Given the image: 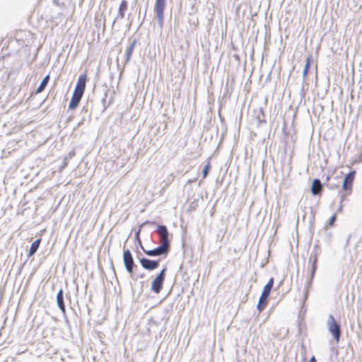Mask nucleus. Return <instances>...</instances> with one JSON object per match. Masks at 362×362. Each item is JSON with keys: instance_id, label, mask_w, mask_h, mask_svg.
Instances as JSON below:
<instances>
[{"instance_id": "1", "label": "nucleus", "mask_w": 362, "mask_h": 362, "mask_svg": "<svg viewBox=\"0 0 362 362\" xmlns=\"http://www.w3.org/2000/svg\"><path fill=\"white\" fill-rule=\"evenodd\" d=\"M327 326L329 332L332 334L337 342H338L341 336V328L339 324L336 322L332 315L328 316Z\"/></svg>"}, {"instance_id": "2", "label": "nucleus", "mask_w": 362, "mask_h": 362, "mask_svg": "<svg viewBox=\"0 0 362 362\" xmlns=\"http://www.w3.org/2000/svg\"><path fill=\"white\" fill-rule=\"evenodd\" d=\"M165 270V269H162L152 281L151 291L155 293H159L163 288Z\"/></svg>"}, {"instance_id": "3", "label": "nucleus", "mask_w": 362, "mask_h": 362, "mask_svg": "<svg viewBox=\"0 0 362 362\" xmlns=\"http://www.w3.org/2000/svg\"><path fill=\"white\" fill-rule=\"evenodd\" d=\"M165 6V0H156L155 4V12L160 27H163L164 20V9Z\"/></svg>"}, {"instance_id": "4", "label": "nucleus", "mask_w": 362, "mask_h": 362, "mask_svg": "<svg viewBox=\"0 0 362 362\" xmlns=\"http://www.w3.org/2000/svg\"><path fill=\"white\" fill-rule=\"evenodd\" d=\"M123 261L126 270L132 275L133 269L135 266L132 255L129 249L124 251Z\"/></svg>"}, {"instance_id": "5", "label": "nucleus", "mask_w": 362, "mask_h": 362, "mask_svg": "<svg viewBox=\"0 0 362 362\" xmlns=\"http://www.w3.org/2000/svg\"><path fill=\"white\" fill-rule=\"evenodd\" d=\"M139 231H138L136 233V238L139 240V243L141 247V249L143 250V251L145 252V254H146L148 256H151V257H155V256H160V255H165L168 254V251L165 250L163 247H161L160 245L157 247L155 249H153V250H146L144 248V247L142 246L141 245V243L139 238Z\"/></svg>"}, {"instance_id": "6", "label": "nucleus", "mask_w": 362, "mask_h": 362, "mask_svg": "<svg viewBox=\"0 0 362 362\" xmlns=\"http://www.w3.org/2000/svg\"><path fill=\"white\" fill-rule=\"evenodd\" d=\"M86 79H87L86 74H81L78 78L77 83H76V85L74 92L83 95L85 88H86Z\"/></svg>"}, {"instance_id": "7", "label": "nucleus", "mask_w": 362, "mask_h": 362, "mask_svg": "<svg viewBox=\"0 0 362 362\" xmlns=\"http://www.w3.org/2000/svg\"><path fill=\"white\" fill-rule=\"evenodd\" d=\"M140 263L141 267L147 270H153L156 269L159 265L158 261L151 260L147 258L140 259Z\"/></svg>"}, {"instance_id": "8", "label": "nucleus", "mask_w": 362, "mask_h": 362, "mask_svg": "<svg viewBox=\"0 0 362 362\" xmlns=\"http://www.w3.org/2000/svg\"><path fill=\"white\" fill-rule=\"evenodd\" d=\"M356 172L351 171L348 173L343 181V189L344 190H351L352 188V184L354 180Z\"/></svg>"}, {"instance_id": "9", "label": "nucleus", "mask_w": 362, "mask_h": 362, "mask_svg": "<svg viewBox=\"0 0 362 362\" xmlns=\"http://www.w3.org/2000/svg\"><path fill=\"white\" fill-rule=\"evenodd\" d=\"M269 291H267L266 289L263 288V291L262 292V294L259 297L257 308L259 312H262L263 310V305H265L267 303V298L270 294Z\"/></svg>"}, {"instance_id": "10", "label": "nucleus", "mask_w": 362, "mask_h": 362, "mask_svg": "<svg viewBox=\"0 0 362 362\" xmlns=\"http://www.w3.org/2000/svg\"><path fill=\"white\" fill-rule=\"evenodd\" d=\"M82 96L83 95L74 92L72 98L69 105V109H75L78 105L79 102L81 101Z\"/></svg>"}, {"instance_id": "11", "label": "nucleus", "mask_w": 362, "mask_h": 362, "mask_svg": "<svg viewBox=\"0 0 362 362\" xmlns=\"http://www.w3.org/2000/svg\"><path fill=\"white\" fill-rule=\"evenodd\" d=\"M322 189V185L320 180L315 179L311 186V192L314 195L318 194Z\"/></svg>"}, {"instance_id": "12", "label": "nucleus", "mask_w": 362, "mask_h": 362, "mask_svg": "<svg viewBox=\"0 0 362 362\" xmlns=\"http://www.w3.org/2000/svg\"><path fill=\"white\" fill-rule=\"evenodd\" d=\"M57 303L59 308L63 313H65V305L64 303V295L62 289H60L57 294Z\"/></svg>"}, {"instance_id": "13", "label": "nucleus", "mask_w": 362, "mask_h": 362, "mask_svg": "<svg viewBox=\"0 0 362 362\" xmlns=\"http://www.w3.org/2000/svg\"><path fill=\"white\" fill-rule=\"evenodd\" d=\"M127 9V2L125 0H122L119 9H118V13L115 18V20L118 19H122L124 17V12Z\"/></svg>"}, {"instance_id": "14", "label": "nucleus", "mask_w": 362, "mask_h": 362, "mask_svg": "<svg viewBox=\"0 0 362 362\" xmlns=\"http://www.w3.org/2000/svg\"><path fill=\"white\" fill-rule=\"evenodd\" d=\"M136 44V40H134L130 45L129 46V47L127 48V52H126V57H125V62H128L132 57V52H133V50H134V48L135 47Z\"/></svg>"}, {"instance_id": "15", "label": "nucleus", "mask_w": 362, "mask_h": 362, "mask_svg": "<svg viewBox=\"0 0 362 362\" xmlns=\"http://www.w3.org/2000/svg\"><path fill=\"white\" fill-rule=\"evenodd\" d=\"M49 75H47L43 79L42 81H41L40 86H38L37 89V93H40L41 92H42L44 90V89L45 88V87L47 86L48 82H49Z\"/></svg>"}, {"instance_id": "16", "label": "nucleus", "mask_w": 362, "mask_h": 362, "mask_svg": "<svg viewBox=\"0 0 362 362\" xmlns=\"http://www.w3.org/2000/svg\"><path fill=\"white\" fill-rule=\"evenodd\" d=\"M40 243V239H37L35 240L30 245V250H29V256H32L34 255L36 251L37 250L39 245Z\"/></svg>"}, {"instance_id": "17", "label": "nucleus", "mask_w": 362, "mask_h": 362, "mask_svg": "<svg viewBox=\"0 0 362 362\" xmlns=\"http://www.w3.org/2000/svg\"><path fill=\"white\" fill-rule=\"evenodd\" d=\"M156 232H157L158 235H159V238H161V237H163L165 235H169L168 229L165 226L159 225L157 227Z\"/></svg>"}, {"instance_id": "18", "label": "nucleus", "mask_w": 362, "mask_h": 362, "mask_svg": "<svg viewBox=\"0 0 362 362\" xmlns=\"http://www.w3.org/2000/svg\"><path fill=\"white\" fill-rule=\"evenodd\" d=\"M160 246L163 247L165 250H167L168 252L170 250L168 235H165V236L160 238Z\"/></svg>"}, {"instance_id": "19", "label": "nucleus", "mask_w": 362, "mask_h": 362, "mask_svg": "<svg viewBox=\"0 0 362 362\" xmlns=\"http://www.w3.org/2000/svg\"><path fill=\"white\" fill-rule=\"evenodd\" d=\"M274 285V278H271L264 287V289L271 291Z\"/></svg>"}, {"instance_id": "20", "label": "nucleus", "mask_w": 362, "mask_h": 362, "mask_svg": "<svg viewBox=\"0 0 362 362\" xmlns=\"http://www.w3.org/2000/svg\"><path fill=\"white\" fill-rule=\"evenodd\" d=\"M209 169H210V164H209V163H208L207 165H205V167L204 168V169L202 170V175H203L204 178L207 176Z\"/></svg>"}, {"instance_id": "21", "label": "nucleus", "mask_w": 362, "mask_h": 362, "mask_svg": "<svg viewBox=\"0 0 362 362\" xmlns=\"http://www.w3.org/2000/svg\"><path fill=\"white\" fill-rule=\"evenodd\" d=\"M315 271H316V265H313V266H312V270H311V276H310V281H308V286H310V285L311 281H312V279H313V276H314V274H315Z\"/></svg>"}, {"instance_id": "22", "label": "nucleus", "mask_w": 362, "mask_h": 362, "mask_svg": "<svg viewBox=\"0 0 362 362\" xmlns=\"http://www.w3.org/2000/svg\"><path fill=\"white\" fill-rule=\"evenodd\" d=\"M309 69H310V66L308 64H305L304 66L303 71V77L304 79L305 78V77L307 76Z\"/></svg>"}, {"instance_id": "23", "label": "nucleus", "mask_w": 362, "mask_h": 362, "mask_svg": "<svg viewBox=\"0 0 362 362\" xmlns=\"http://www.w3.org/2000/svg\"><path fill=\"white\" fill-rule=\"evenodd\" d=\"M317 257L316 255H315L314 257L311 255L310 259H309V262H312L313 263V265H316V262H317Z\"/></svg>"}, {"instance_id": "24", "label": "nucleus", "mask_w": 362, "mask_h": 362, "mask_svg": "<svg viewBox=\"0 0 362 362\" xmlns=\"http://www.w3.org/2000/svg\"><path fill=\"white\" fill-rule=\"evenodd\" d=\"M312 61H313L312 57L311 56L308 57L306 59L305 64H308L310 66V64H311Z\"/></svg>"}, {"instance_id": "25", "label": "nucleus", "mask_w": 362, "mask_h": 362, "mask_svg": "<svg viewBox=\"0 0 362 362\" xmlns=\"http://www.w3.org/2000/svg\"><path fill=\"white\" fill-rule=\"evenodd\" d=\"M336 220V216L333 215L329 220V225L332 226Z\"/></svg>"}, {"instance_id": "26", "label": "nucleus", "mask_w": 362, "mask_h": 362, "mask_svg": "<svg viewBox=\"0 0 362 362\" xmlns=\"http://www.w3.org/2000/svg\"><path fill=\"white\" fill-rule=\"evenodd\" d=\"M309 362H316L315 357H314V356H313V357L310 359Z\"/></svg>"}]
</instances>
